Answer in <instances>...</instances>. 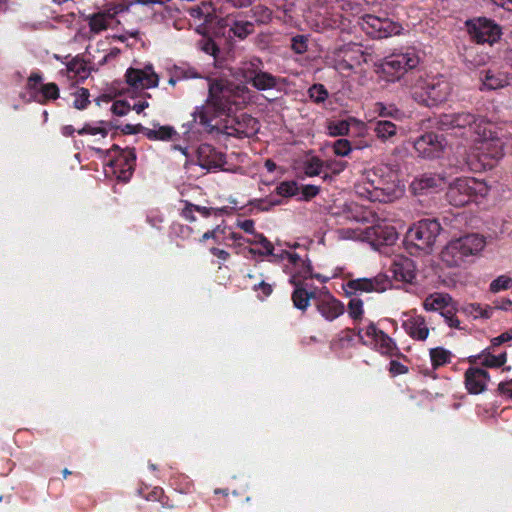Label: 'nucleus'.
Returning <instances> with one entry per match:
<instances>
[{
  "instance_id": "1",
  "label": "nucleus",
  "mask_w": 512,
  "mask_h": 512,
  "mask_svg": "<svg viewBox=\"0 0 512 512\" xmlns=\"http://www.w3.org/2000/svg\"><path fill=\"white\" fill-rule=\"evenodd\" d=\"M248 92L245 84L235 83L226 78L209 79L206 102L195 108L191 122L212 129V121L215 118L230 116L246 103Z\"/></svg>"
},
{
  "instance_id": "2",
  "label": "nucleus",
  "mask_w": 512,
  "mask_h": 512,
  "mask_svg": "<svg viewBox=\"0 0 512 512\" xmlns=\"http://www.w3.org/2000/svg\"><path fill=\"white\" fill-rule=\"evenodd\" d=\"M420 61L419 52L415 48H406L386 56L380 67L389 81H398L401 86L410 90L423 75L424 69L420 67Z\"/></svg>"
},
{
  "instance_id": "3",
  "label": "nucleus",
  "mask_w": 512,
  "mask_h": 512,
  "mask_svg": "<svg viewBox=\"0 0 512 512\" xmlns=\"http://www.w3.org/2000/svg\"><path fill=\"white\" fill-rule=\"evenodd\" d=\"M452 90V84L447 77L442 74L429 75L424 70L420 81H416L409 92L418 104L435 107L446 102Z\"/></svg>"
},
{
  "instance_id": "4",
  "label": "nucleus",
  "mask_w": 512,
  "mask_h": 512,
  "mask_svg": "<svg viewBox=\"0 0 512 512\" xmlns=\"http://www.w3.org/2000/svg\"><path fill=\"white\" fill-rule=\"evenodd\" d=\"M438 123L442 130H451L456 135L471 141L477 135L485 137L489 126L485 118L468 111L441 114Z\"/></svg>"
},
{
  "instance_id": "5",
  "label": "nucleus",
  "mask_w": 512,
  "mask_h": 512,
  "mask_svg": "<svg viewBox=\"0 0 512 512\" xmlns=\"http://www.w3.org/2000/svg\"><path fill=\"white\" fill-rule=\"evenodd\" d=\"M395 174L391 171L384 173L382 167H374L363 177V187L358 186V193H367L372 201L390 202L396 194Z\"/></svg>"
},
{
  "instance_id": "6",
  "label": "nucleus",
  "mask_w": 512,
  "mask_h": 512,
  "mask_svg": "<svg viewBox=\"0 0 512 512\" xmlns=\"http://www.w3.org/2000/svg\"><path fill=\"white\" fill-rule=\"evenodd\" d=\"M485 239L478 234H467L450 241L441 252V259L448 267H460L470 256L485 247Z\"/></svg>"
},
{
  "instance_id": "7",
  "label": "nucleus",
  "mask_w": 512,
  "mask_h": 512,
  "mask_svg": "<svg viewBox=\"0 0 512 512\" xmlns=\"http://www.w3.org/2000/svg\"><path fill=\"white\" fill-rule=\"evenodd\" d=\"M486 192V186L475 178H458L450 185L446 196L451 205L462 207L470 203L476 195H484Z\"/></svg>"
},
{
  "instance_id": "8",
  "label": "nucleus",
  "mask_w": 512,
  "mask_h": 512,
  "mask_svg": "<svg viewBox=\"0 0 512 512\" xmlns=\"http://www.w3.org/2000/svg\"><path fill=\"white\" fill-rule=\"evenodd\" d=\"M442 227L435 218L422 219L408 230L407 239L419 250L427 252L431 249Z\"/></svg>"
},
{
  "instance_id": "9",
  "label": "nucleus",
  "mask_w": 512,
  "mask_h": 512,
  "mask_svg": "<svg viewBox=\"0 0 512 512\" xmlns=\"http://www.w3.org/2000/svg\"><path fill=\"white\" fill-rule=\"evenodd\" d=\"M467 31L473 41L479 44L497 42L501 37V27L492 19L478 17L466 22Z\"/></svg>"
},
{
  "instance_id": "10",
  "label": "nucleus",
  "mask_w": 512,
  "mask_h": 512,
  "mask_svg": "<svg viewBox=\"0 0 512 512\" xmlns=\"http://www.w3.org/2000/svg\"><path fill=\"white\" fill-rule=\"evenodd\" d=\"M357 334L363 345L374 348L381 354L392 356L398 350L393 339L374 323H370L365 329H358Z\"/></svg>"
},
{
  "instance_id": "11",
  "label": "nucleus",
  "mask_w": 512,
  "mask_h": 512,
  "mask_svg": "<svg viewBox=\"0 0 512 512\" xmlns=\"http://www.w3.org/2000/svg\"><path fill=\"white\" fill-rule=\"evenodd\" d=\"M43 73L39 70L32 71L26 81V90L39 104H46L49 101L57 100L60 90L56 83H43Z\"/></svg>"
},
{
  "instance_id": "12",
  "label": "nucleus",
  "mask_w": 512,
  "mask_h": 512,
  "mask_svg": "<svg viewBox=\"0 0 512 512\" xmlns=\"http://www.w3.org/2000/svg\"><path fill=\"white\" fill-rule=\"evenodd\" d=\"M362 28L372 38L382 39L399 35L402 31L400 23L387 17L367 14L362 18Z\"/></svg>"
},
{
  "instance_id": "13",
  "label": "nucleus",
  "mask_w": 512,
  "mask_h": 512,
  "mask_svg": "<svg viewBox=\"0 0 512 512\" xmlns=\"http://www.w3.org/2000/svg\"><path fill=\"white\" fill-rule=\"evenodd\" d=\"M261 64L260 59L245 63L241 69L243 79L259 91L276 88L279 79L269 72L262 71Z\"/></svg>"
},
{
  "instance_id": "14",
  "label": "nucleus",
  "mask_w": 512,
  "mask_h": 512,
  "mask_svg": "<svg viewBox=\"0 0 512 512\" xmlns=\"http://www.w3.org/2000/svg\"><path fill=\"white\" fill-rule=\"evenodd\" d=\"M473 142L480 144L478 149L484 160L491 159L497 161L503 157L507 143H512V136L507 137L506 141H504L503 137H499L496 132L491 130V124L489 123L485 137L477 135Z\"/></svg>"
},
{
  "instance_id": "15",
  "label": "nucleus",
  "mask_w": 512,
  "mask_h": 512,
  "mask_svg": "<svg viewBox=\"0 0 512 512\" xmlns=\"http://www.w3.org/2000/svg\"><path fill=\"white\" fill-rule=\"evenodd\" d=\"M447 145L443 135L427 132L419 136L414 142V149L419 157L434 159L439 158Z\"/></svg>"
},
{
  "instance_id": "16",
  "label": "nucleus",
  "mask_w": 512,
  "mask_h": 512,
  "mask_svg": "<svg viewBox=\"0 0 512 512\" xmlns=\"http://www.w3.org/2000/svg\"><path fill=\"white\" fill-rule=\"evenodd\" d=\"M363 238L374 246L393 245L398 239L395 227L387 224L384 220L377 218L373 225L363 231Z\"/></svg>"
},
{
  "instance_id": "17",
  "label": "nucleus",
  "mask_w": 512,
  "mask_h": 512,
  "mask_svg": "<svg viewBox=\"0 0 512 512\" xmlns=\"http://www.w3.org/2000/svg\"><path fill=\"white\" fill-rule=\"evenodd\" d=\"M260 129L259 121L248 114H241L232 119L230 125L225 126V133L239 139L250 138L258 133Z\"/></svg>"
},
{
  "instance_id": "18",
  "label": "nucleus",
  "mask_w": 512,
  "mask_h": 512,
  "mask_svg": "<svg viewBox=\"0 0 512 512\" xmlns=\"http://www.w3.org/2000/svg\"><path fill=\"white\" fill-rule=\"evenodd\" d=\"M136 151L135 148H125L117 155L115 159L110 160V166L113 168L117 177L122 181H128L135 169Z\"/></svg>"
},
{
  "instance_id": "19",
  "label": "nucleus",
  "mask_w": 512,
  "mask_h": 512,
  "mask_svg": "<svg viewBox=\"0 0 512 512\" xmlns=\"http://www.w3.org/2000/svg\"><path fill=\"white\" fill-rule=\"evenodd\" d=\"M198 163L207 170L219 169L226 164V157L220 151H217L212 145L204 143L197 149Z\"/></svg>"
},
{
  "instance_id": "20",
  "label": "nucleus",
  "mask_w": 512,
  "mask_h": 512,
  "mask_svg": "<svg viewBox=\"0 0 512 512\" xmlns=\"http://www.w3.org/2000/svg\"><path fill=\"white\" fill-rule=\"evenodd\" d=\"M316 308L328 321H333L344 313V305L329 292L316 298Z\"/></svg>"
},
{
  "instance_id": "21",
  "label": "nucleus",
  "mask_w": 512,
  "mask_h": 512,
  "mask_svg": "<svg viewBox=\"0 0 512 512\" xmlns=\"http://www.w3.org/2000/svg\"><path fill=\"white\" fill-rule=\"evenodd\" d=\"M126 82L135 89H148L158 86L159 78L154 71L129 68L125 74Z\"/></svg>"
},
{
  "instance_id": "22",
  "label": "nucleus",
  "mask_w": 512,
  "mask_h": 512,
  "mask_svg": "<svg viewBox=\"0 0 512 512\" xmlns=\"http://www.w3.org/2000/svg\"><path fill=\"white\" fill-rule=\"evenodd\" d=\"M389 271L396 281L403 283H412L416 277L414 261L408 257L394 259Z\"/></svg>"
},
{
  "instance_id": "23",
  "label": "nucleus",
  "mask_w": 512,
  "mask_h": 512,
  "mask_svg": "<svg viewBox=\"0 0 512 512\" xmlns=\"http://www.w3.org/2000/svg\"><path fill=\"white\" fill-rule=\"evenodd\" d=\"M443 184V177L434 173H423L414 178L410 184V190L414 195H423L441 187Z\"/></svg>"
},
{
  "instance_id": "24",
  "label": "nucleus",
  "mask_w": 512,
  "mask_h": 512,
  "mask_svg": "<svg viewBox=\"0 0 512 512\" xmlns=\"http://www.w3.org/2000/svg\"><path fill=\"white\" fill-rule=\"evenodd\" d=\"M489 374L486 370L478 367H469L465 371V386L469 393H482L489 381Z\"/></svg>"
},
{
  "instance_id": "25",
  "label": "nucleus",
  "mask_w": 512,
  "mask_h": 512,
  "mask_svg": "<svg viewBox=\"0 0 512 512\" xmlns=\"http://www.w3.org/2000/svg\"><path fill=\"white\" fill-rule=\"evenodd\" d=\"M390 281L385 277H375L373 279L361 278L350 280L347 284L348 288L353 292H382L387 289Z\"/></svg>"
},
{
  "instance_id": "26",
  "label": "nucleus",
  "mask_w": 512,
  "mask_h": 512,
  "mask_svg": "<svg viewBox=\"0 0 512 512\" xmlns=\"http://www.w3.org/2000/svg\"><path fill=\"white\" fill-rule=\"evenodd\" d=\"M343 217L346 220L361 222V223H374L377 215L372 210L365 208L357 203H350L343 208Z\"/></svg>"
},
{
  "instance_id": "27",
  "label": "nucleus",
  "mask_w": 512,
  "mask_h": 512,
  "mask_svg": "<svg viewBox=\"0 0 512 512\" xmlns=\"http://www.w3.org/2000/svg\"><path fill=\"white\" fill-rule=\"evenodd\" d=\"M403 328L414 340L423 341L429 335V329L426 325L425 318L420 315L411 317L404 321Z\"/></svg>"
},
{
  "instance_id": "28",
  "label": "nucleus",
  "mask_w": 512,
  "mask_h": 512,
  "mask_svg": "<svg viewBox=\"0 0 512 512\" xmlns=\"http://www.w3.org/2000/svg\"><path fill=\"white\" fill-rule=\"evenodd\" d=\"M246 242L250 245H260L261 249L250 248L249 252L253 255L259 256H275L274 246L262 233H254L253 238L247 239Z\"/></svg>"
},
{
  "instance_id": "29",
  "label": "nucleus",
  "mask_w": 512,
  "mask_h": 512,
  "mask_svg": "<svg viewBox=\"0 0 512 512\" xmlns=\"http://www.w3.org/2000/svg\"><path fill=\"white\" fill-rule=\"evenodd\" d=\"M66 72L69 78H76L78 80H85L89 76V68L87 63L78 56L72 58L66 64Z\"/></svg>"
},
{
  "instance_id": "30",
  "label": "nucleus",
  "mask_w": 512,
  "mask_h": 512,
  "mask_svg": "<svg viewBox=\"0 0 512 512\" xmlns=\"http://www.w3.org/2000/svg\"><path fill=\"white\" fill-rule=\"evenodd\" d=\"M483 86L488 90H496L510 84L511 78L501 72L488 70L481 78Z\"/></svg>"
},
{
  "instance_id": "31",
  "label": "nucleus",
  "mask_w": 512,
  "mask_h": 512,
  "mask_svg": "<svg viewBox=\"0 0 512 512\" xmlns=\"http://www.w3.org/2000/svg\"><path fill=\"white\" fill-rule=\"evenodd\" d=\"M452 298L448 294L433 293L428 295L424 302L423 307L426 311H444L451 302Z\"/></svg>"
},
{
  "instance_id": "32",
  "label": "nucleus",
  "mask_w": 512,
  "mask_h": 512,
  "mask_svg": "<svg viewBox=\"0 0 512 512\" xmlns=\"http://www.w3.org/2000/svg\"><path fill=\"white\" fill-rule=\"evenodd\" d=\"M230 21L231 23L227 24L230 26L229 31L240 40L246 39L255 31V25L252 21L237 19H231Z\"/></svg>"
},
{
  "instance_id": "33",
  "label": "nucleus",
  "mask_w": 512,
  "mask_h": 512,
  "mask_svg": "<svg viewBox=\"0 0 512 512\" xmlns=\"http://www.w3.org/2000/svg\"><path fill=\"white\" fill-rule=\"evenodd\" d=\"M491 350H494L493 348H486L482 353L478 356V359L480 360L481 364L485 367L489 368H499L503 366L506 363L507 360V353L501 352L498 355H494Z\"/></svg>"
},
{
  "instance_id": "34",
  "label": "nucleus",
  "mask_w": 512,
  "mask_h": 512,
  "mask_svg": "<svg viewBox=\"0 0 512 512\" xmlns=\"http://www.w3.org/2000/svg\"><path fill=\"white\" fill-rule=\"evenodd\" d=\"M318 296L314 292H308L305 288L297 286L292 293V301L295 308L306 311L310 304V300L316 301Z\"/></svg>"
},
{
  "instance_id": "35",
  "label": "nucleus",
  "mask_w": 512,
  "mask_h": 512,
  "mask_svg": "<svg viewBox=\"0 0 512 512\" xmlns=\"http://www.w3.org/2000/svg\"><path fill=\"white\" fill-rule=\"evenodd\" d=\"M373 130L381 141H386L397 134V126L388 120L377 121Z\"/></svg>"
},
{
  "instance_id": "36",
  "label": "nucleus",
  "mask_w": 512,
  "mask_h": 512,
  "mask_svg": "<svg viewBox=\"0 0 512 512\" xmlns=\"http://www.w3.org/2000/svg\"><path fill=\"white\" fill-rule=\"evenodd\" d=\"M368 146L367 142L362 141H359V143H356L353 146L349 140L341 138L333 143V151L337 156L345 157L349 155L353 148L362 149Z\"/></svg>"
},
{
  "instance_id": "37",
  "label": "nucleus",
  "mask_w": 512,
  "mask_h": 512,
  "mask_svg": "<svg viewBox=\"0 0 512 512\" xmlns=\"http://www.w3.org/2000/svg\"><path fill=\"white\" fill-rule=\"evenodd\" d=\"M113 15L106 13L93 14L89 19L90 30L94 33H99L109 27Z\"/></svg>"
},
{
  "instance_id": "38",
  "label": "nucleus",
  "mask_w": 512,
  "mask_h": 512,
  "mask_svg": "<svg viewBox=\"0 0 512 512\" xmlns=\"http://www.w3.org/2000/svg\"><path fill=\"white\" fill-rule=\"evenodd\" d=\"M176 131L171 126H160L158 129H150L146 127L145 136L149 140L167 141L172 139Z\"/></svg>"
},
{
  "instance_id": "39",
  "label": "nucleus",
  "mask_w": 512,
  "mask_h": 512,
  "mask_svg": "<svg viewBox=\"0 0 512 512\" xmlns=\"http://www.w3.org/2000/svg\"><path fill=\"white\" fill-rule=\"evenodd\" d=\"M430 358L434 369L444 366L451 362L452 354L450 351L436 347L430 350Z\"/></svg>"
},
{
  "instance_id": "40",
  "label": "nucleus",
  "mask_w": 512,
  "mask_h": 512,
  "mask_svg": "<svg viewBox=\"0 0 512 512\" xmlns=\"http://www.w3.org/2000/svg\"><path fill=\"white\" fill-rule=\"evenodd\" d=\"M99 126H93L89 123H86L81 129L77 130L79 135H97L101 134L102 137H106L108 135V127L113 128L114 126L110 122L100 121Z\"/></svg>"
},
{
  "instance_id": "41",
  "label": "nucleus",
  "mask_w": 512,
  "mask_h": 512,
  "mask_svg": "<svg viewBox=\"0 0 512 512\" xmlns=\"http://www.w3.org/2000/svg\"><path fill=\"white\" fill-rule=\"evenodd\" d=\"M324 167L325 162H323L320 158L311 157L304 162L303 171L306 176L314 177L320 175Z\"/></svg>"
},
{
  "instance_id": "42",
  "label": "nucleus",
  "mask_w": 512,
  "mask_h": 512,
  "mask_svg": "<svg viewBox=\"0 0 512 512\" xmlns=\"http://www.w3.org/2000/svg\"><path fill=\"white\" fill-rule=\"evenodd\" d=\"M250 13L252 18L258 24H268L272 20V10L263 5L254 6Z\"/></svg>"
},
{
  "instance_id": "43",
  "label": "nucleus",
  "mask_w": 512,
  "mask_h": 512,
  "mask_svg": "<svg viewBox=\"0 0 512 512\" xmlns=\"http://www.w3.org/2000/svg\"><path fill=\"white\" fill-rule=\"evenodd\" d=\"M299 190H300V188H299L297 182L294 180H291V181L280 182L277 185L275 192L277 195H279L281 197L289 198V197L296 196L299 193Z\"/></svg>"
},
{
  "instance_id": "44",
  "label": "nucleus",
  "mask_w": 512,
  "mask_h": 512,
  "mask_svg": "<svg viewBox=\"0 0 512 512\" xmlns=\"http://www.w3.org/2000/svg\"><path fill=\"white\" fill-rule=\"evenodd\" d=\"M175 77L181 80L201 78V74L196 68L187 64L175 65L173 68Z\"/></svg>"
},
{
  "instance_id": "45",
  "label": "nucleus",
  "mask_w": 512,
  "mask_h": 512,
  "mask_svg": "<svg viewBox=\"0 0 512 512\" xmlns=\"http://www.w3.org/2000/svg\"><path fill=\"white\" fill-rule=\"evenodd\" d=\"M309 98L316 104L324 103L328 98V91L323 84H313L308 89Z\"/></svg>"
},
{
  "instance_id": "46",
  "label": "nucleus",
  "mask_w": 512,
  "mask_h": 512,
  "mask_svg": "<svg viewBox=\"0 0 512 512\" xmlns=\"http://www.w3.org/2000/svg\"><path fill=\"white\" fill-rule=\"evenodd\" d=\"M74 96H75V99L73 101L74 108H76L78 110H84L90 104V100H89L90 93L87 88H83V87L79 88L74 93Z\"/></svg>"
},
{
  "instance_id": "47",
  "label": "nucleus",
  "mask_w": 512,
  "mask_h": 512,
  "mask_svg": "<svg viewBox=\"0 0 512 512\" xmlns=\"http://www.w3.org/2000/svg\"><path fill=\"white\" fill-rule=\"evenodd\" d=\"M363 312V301L357 297L351 298L348 303L349 316L357 321L362 318Z\"/></svg>"
},
{
  "instance_id": "48",
  "label": "nucleus",
  "mask_w": 512,
  "mask_h": 512,
  "mask_svg": "<svg viewBox=\"0 0 512 512\" xmlns=\"http://www.w3.org/2000/svg\"><path fill=\"white\" fill-rule=\"evenodd\" d=\"M494 312V307L489 305H481L478 303H473L470 305V313L474 315V317H481L484 319H489L492 317Z\"/></svg>"
},
{
  "instance_id": "49",
  "label": "nucleus",
  "mask_w": 512,
  "mask_h": 512,
  "mask_svg": "<svg viewBox=\"0 0 512 512\" xmlns=\"http://www.w3.org/2000/svg\"><path fill=\"white\" fill-rule=\"evenodd\" d=\"M511 278L505 275H501L494 279L489 286V290L492 293H497L501 290H507L511 286Z\"/></svg>"
},
{
  "instance_id": "50",
  "label": "nucleus",
  "mask_w": 512,
  "mask_h": 512,
  "mask_svg": "<svg viewBox=\"0 0 512 512\" xmlns=\"http://www.w3.org/2000/svg\"><path fill=\"white\" fill-rule=\"evenodd\" d=\"M291 49L296 54H303L308 49V38L306 35H296L291 39Z\"/></svg>"
},
{
  "instance_id": "51",
  "label": "nucleus",
  "mask_w": 512,
  "mask_h": 512,
  "mask_svg": "<svg viewBox=\"0 0 512 512\" xmlns=\"http://www.w3.org/2000/svg\"><path fill=\"white\" fill-rule=\"evenodd\" d=\"M350 125L345 120H340L329 125V133L331 136H344L349 133Z\"/></svg>"
},
{
  "instance_id": "52",
  "label": "nucleus",
  "mask_w": 512,
  "mask_h": 512,
  "mask_svg": "<svg viewBox=\"0 0 512 512\" xmlns=\"http://www.w3.org/2000/svg\"><path fill=\"white\" fill-rule=\"evenodd\" d=\"M375 111L381 117H393V118H396V116L400 113V111L397 108H395L394 106H386L381 102H378L375 104Z\"/></svg>"
},
{
  "instance_id": "53",
  "label": "nucleus",
  "mask_w": 512,
  "mask_h": 512,
  "mask_svg": "<svg viewBox=\"0 0 512 512\" xmlns=\"http://www.w3.org/2000/svg\"><path fill=\"white\" fill-rule=\"evenodd\" d=\"M300 189L302 194L300 199L304 201H309L313 199L320 192V188L318 186L311 184L303 185Z\"/></svg>"
},
{
  "instance_id": "54",
  "label": "nucleus",
  "mask_w": 512,
  "mask_h": 512,
  "mask_svg": "<svg viewBox=\"0 0 512 512\" xmlns=\"http://www.w3.org/2000/svg\"><path fill=\"white\" fill-rule=\"evenodd\" d=\"M251 288L254 292H258L263 295V297L258 295V297L260 299H264V297L270 296L273 292L272 285L269 283H266L264 280H261L260 282L253 284V286Z\"/></svg>"
},
{
  "instance_id": "55",
  "label": "nucleus",
  "mask_w": 512,
  "mask_h": 512,
  "mask_svg": "<svg viewBox=\"0 0 512 512\" xmlns=\"http://www.w3.org/2000/svg\"><path fill=\"white\" fill-rule=\"evenodd\" d=\"M441 315L445 318V322L449 327L457 329L460 328V321L452 309L447 307L444 311L441 312Z\"/></svg>"
},
{
  "instance_id": "56",
  "label": "nucleus",
  "mask_w": 512,
  "mask_h": 512,
  "mask_svg": "<svg viewBox=\"0 0 512 512\" xmlns=\"http://www.w3.org/2000/svg\"><path fill=\"white\" fill-rule=\"evenodd\" d=\"M131 107L126 101H115L112 104L111 111L117 116H124L129 113Z\"/></svg>"
},
{
  "instance_id": "57",
  "label": "nucleus",
  "mask_w": 512,
  "mask_h": 512,
  "mask_svg": "<svg viewBox=\"0 0 512 512\" xmlns=\"http://www.w3.org/2000/svg\"><path fill=\"white\" fill-rule=\"evenodd\" d=\"M347 167V162L345 161H334V162H325V168L330 170L333 174L337 175L345 170Z\"/></svg>"
},
{
  "instance_id": "58",
  "label": "nucleus",
  "mask_w": 512,
  "mask_h": 512,
  "mask_svg": "<svg viewBox=\"0 0 512 512\" xmlns=\"http://www.w3.org/2000/svg\"><path fill=\"white\" fill-rule=\"evenodd\" d=\"M194 209L196 212L200 213L204 217H209L212 214H215V215L221 214L224 211V209H222V208L205 207V206H200V205H195V204H194Z\"/></svg>"
},
{
  "instance_id": "59",
  "label": "nucleus",
  "mask_w": 512,
  "mask_h": 512,
  "mask_svg": "<svg viewBox=\"0 0 512 512\" xmlns=\"http://www.w3.org/2000/svg\"><path fill=\"white\" fill-rule=\"evenodd\" d=\"M510 340H512V331L504 332V333L500 334L499 336L494 337L491 340L490 348L495 349V347H498V346L502 345L503 343L508 342Z\"/></svg>"
},
{
  "instance_id": "60",
  "label": "nucleus",
  "mask_w": 512,
  "mask_h": 512,
  "mask_svg": "<svg viewBox=\"0 0 512 512\" xmlns=\"http://www.w3.org/2000/svg\"><path fill=\"white\" fill-rule=\"evenodd\" d=\"M202 50L212 56H216L219 53V48L212 39H206L203 42Z\"/></svg>"
},
{
  "instance_id": "61",
  "label": "nucleus",
  "mask_w": 512,
  "mask_h": 512,
  "mask_svg": "<svg viewBox=\"0 0 512 512\" xmlns=\"http://www.w3.org/2000/svg\"><path fill=\"white\" fill-rule=\"evenodd\" d=\"M121 131L124 134H137V133H143L145 135L146 127L142 126L141 124H126L121 128Z\"/></svg>"
},
{
  "instance_id": "62",
  "label": "nucleus",
  "mask_w": 512,
  "mask_h": 512,
  "mask_svg": "<svg viewBox=\"0 0 512 512\" xmlns=\"http://www.w3.org/2000/svg\"><path fill=\"white\" fill-rule=\"evenodd\" d=\"M390 373L393 375L405 374L408 372V367L400 363L399 361L392 360L390 362Z\"/></svg>"
},
{
  "instance_id": "63",
  "label": "nucleus",
  "mask_w": 512,
  "mask_h": 512,
  "mask_svg": "<svg viewBox=\"0 0 512 512\" xmlns=\"http://www.w3.org/2000/svg\"><path fill=\"white\" fill-rule=\"evenodd\" d=\"M194 212H196L194 209V204L187 202L185 207L182 209L181 216L189 222H194L196 220Z\"/></svg>"
},
{
  "instance_id": "64",
  "label": "nucleus",
  "mask_w": 512,
  "mask_h": 512,
  "mask_svg": "<svg viewBox=\"0 0 512 512\" xmlns=\"http://www.w3.org/2000/svg\"><path fill=\"white\" fill-rule=\"evenodd\" d=\"M498 392L512 399V379L510 381L500 382L498 384Z\"/></svg>"
}]
</instances>
